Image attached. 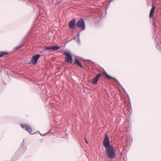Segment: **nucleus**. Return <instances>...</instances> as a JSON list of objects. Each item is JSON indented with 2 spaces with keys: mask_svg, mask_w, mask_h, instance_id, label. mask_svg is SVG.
Masks as SVG:
<instances>
[{
  "mask_svg": "<svg viewBox=\"0 0 161 161\" xmlns=\"http://www.w3.org/2000/svg\"><path fill=\"white\" fill-rule=\"evenodd\" d=\"M103 143L104 147L106 148V150L108 157L111 158H115L116 151L115 150L114 147L110 145L109 138L107 134L105 136Z\"/></svg>",
  "mask_w": 161,
  "mask_h": 161,
  "instance_id": "f257e3e1",
  "label": "nucleus"
},
{
  "mask_svg": "<svg viewBox=\"0 0 161 161\" xmlns=\"http://www.w3.org/2000/svg\"><path fill=\"white\" fill-rule=\"evenodd\" d=\"M63 54L65 56L64 58L66 62L70 64L72 63L73 59L72 56L70 54L67 52H64Z\"/></svg>",
  "mask_w": 161,
  "mask_h": 161,
  "instance_id": "f03ea898",
  "label": "nucleus"
},
{
  "mask_svg": "<svg viewBox=\"0 0 161 161\" xmlns=\"http://www.w3.org/2000/svg\"><path fill=\"white\" fill-rule=\"evenodd\" d=\"M20 126L23 129L27 131L30 134H33L34 133H33L32 128L29 125L25 123H23L21 124Z\"/></svg>",
  "mask_w": 161,
  "mask_h": 161,
  "instance_id": "7ed1b4c3",
  "label": "nucleus"
},
{
  "mask_svg": "<svg viewBox=\"0 0 161 161\" xmlns=\"http://www.w3.org/2000/svg\"><path fill=\"white\" fill-rule=\"evenodd\" d=\"M77 27L81 29V31L84 30L86 28L84 20L83 18L79 19L77 23Z\"/></svg>",
  "mask_w": 161,
  "mask_h": 161,
  "instance_id": "20e7f679",
  "label": "nucleus"
},
{
  "mask_svg": "<svg viewBox=\"0 0 161 161\" xmlns=\"http://www.w3.org/2000/svg\"><path fill=\"white\" fill-rule=\"evenodd\" d=\"M40 56L41 55L39 54H37L33 56L31 59V62L32 64L33 65L36 64Z\"/></svg>",
  "mask_w": 161,
  "mask_h": 161,
  "instance_id": "39448f33",
  "label": "nucleus"
},
{
  "mask_svg": "<svg viewBox=\"0 0 161 161\" xmlns=\"http://www.w3.org/2000/svg\"><path fill=\"white\" fill-rule=\"evenodd\" d=\"M69 27L72 29H75L77 26V23H76V20L74 19L71 20L69 23Z\"/></svg>",
  "mask_w": 161,
  "mask_h": 161,
  "instance_id": "423d86ee",
  "label": "nucleus"
},
{
  "mask_svg": "<svg viewBox=\"0 0 161 161\" xmlns=\"http://www.w3.org/2000/svg\"><path fill=\"white\" fill-rule=\"evenodd\" d=\"M60 48V46H53L51 47H46L45 49L46 50H52L53 51H56L59 49Z\"/></svg>",
  "mask_w": 161,
  "mask_h": 161,
  "instance_id": "0eeeda50",
  "label": "nucleus"
},
{
  "mask_svg": "<svg viewBox=\"0 0 161 161\" xmlns=\"http://www.w3.org/2000/svg\"><path fill=\"white\" fill-rule=\"evenodd\" d=\"M156 8V7L154 5L153 3H152V8L150 10V14L149 15V18L150 19L152 18L154 16V13Z\"/></svg>",
  "mask_w": 161,
  "mask_h": 161,
  "instance_id": "6e6552de",
  "label": "nucleus"
},
{
  "mask_svg": "<svg viewBox=\"0 0 161 161\" xmlns=\"http://www.w3.org/2000/svg\"><path fill=\"white\" fill-rule=\"evenodd\" d=\"M74 64H75L77 65L78 67H80L81 69H84L83 66L80 61L76 57L75 58V60L74 62Z\"/></svg>",
  "mask_w": 161,
  "mask_h": 161,
  "instance_id": "1a4fd4ad",
  "label": "nucleus"
},
{
  "mask_svg": "<svg viewBox=\"0 0 161 161\" xmlns=\"http://www.w3.org/2000/svg\"><path fill=\"white\" fill-rule=\"evenodd\" d=\"M103 74L105 75V77L107 79H113V80H115V81H117V82L119 83V85H120V84L119 82L117 79H116V78H115L114 77H113L111 76L110 75H109L105 71L104 72H103Z\"/></svg>",
  "mask_w": 161,
  "mask_h": 161,
  "instance_id": "9d476101",
  "label": "nucleus"
},
{
  "mask_svg": "<svg viewBox=\"0 0 161 161\" xmlns=\"http://www.w3.org/2000/svg\"><path fill=\"white\" fill-rule=\"evenodd\" d=\"M102 75L101 74H99L96 76L92 80V82L93 84L97 83L98 80L99 78Z\"/></svg>",
  "mask_w": 161,
  "mask_h": 161,
  "instance_id": "9b49d317",
  "label": "nucleus"
},
{
  "mask_svg": "<svg viewBox=\"0 0 161 161\" xmlns=\"http://www.w3.org/2000/svg\"><path fill=\"white\" fill-rule=\"evenodd\" d=\"M158 19L157 18H155L154 17L153 19V25L154 26V30L156 31V29L157 28V25H156V23H159L158 21Z\"/></svg>",
  "mask_w": 161,
  "mask_h": 161,
  "instance_id": "f8f14e48",
  "label": "nucleus"
},
{
  "mask_svg": "<svg viewBox=\"0 0 161 161\" xmlns=\"http://www.w3.org/2000/svg\"><path fill=\"white\" fill-rule=\"evenodd\" d=\"M9 53L4 51H0V58L2 57L5 55L8 54Z\"/></svg>",
  "mask_w": 161,
  "mask_h": 161,
  "instance_id": "ddd939ff",
  "label": "nucleus"
},
{
  "mask_svg": "<svg viewBox=\"0 0 161 161\" xmlns=\"http://www.w3.org/2000/svg\"><path fill=\"white\" fill-rule=\"evenodd\" d=\"M156 47L158 49L161 50V41L158 44L156 45Z\"/></svg>",
  "mask_w": 161,
  "mask_h": 161,
  "instance_id": "4468645a",
  "label": "nucleus"
},
{
  "mask_svg": "<svg viewBox=\"0 0 161 161\" xmlns=\"http://www.w3.org/2000/svg\"><path fill=\"white\" fill-rule=\"evenodd\" d=\"M153 38L155 40V43H157L159 39V38H158L157 36L156 35H154L153 36Z\"/></svg>",
  "mask_w": 161,
  "mask_h": 161,
  "instance_id": "2eb2a0df",
  "label": "nucleus"
},
{
  "mask_svg": "<svg viewBox=\"0 0 161 161\" xmlns=\"http://www.w3.org/2000/svg\"><path fill=\"white\" fill-rule=\"evenodd\" d=\"M24 46V44L21 45L20 46L17 47L15 48V50L16 51L18 49Z\"/></svg>",
  "mask_w": 161,
  "mask_h": 161,
  "instance_id": "dca6fc26",
  "label": "nucleus"
},
{
  "mask_svg": "<svg viewBox=\"0 0 161 161\" xmlns=\"http://www.w3.org/2000/svg\"><path fill=\"white\" fill-rule=\"evenodd\" d=\"M51 130L50 129L49 130V131L47 133H45V134H40L41 135V136H45L46 134H47V133L49 132H50V131H51Z\"/></svg>",
  "mask_w": 161,
  "mask_h": 161,
  "instance_id": "f3484780",
  "label": "nucleus"
},
{
  "mask_svg": "<svg viewBox=\"0 0 161 161\" xmlns=\"http://www.w3.org/2000/svg\"><path fill=\"white\" fill-rule=\"evenodd\" d=\"M113 1V0H110V1L109 2V3H108V5L110 4V3L111 2H112ZM108 6H106V9H107V8H108Z\"/></svg>",
  "mask_w": 161,
  "mask_h": 161,
  "instance_id": "a211bd4d",
  "label": "nucleus"
},
{
  "mask_svg": "<svg viewBox=\"0 0 161 161\" xmlns=\"http://www.w3.org/2000/svg\"><path fill=\"white\" fill-rule=\"evenodd\" d=\"M85 142H86L87 144L88 143V141H87V139H86V137H85Z\"/></svg>",
  "mask_w": 161,
  "mask_h": 161,
  "instance_id": "6ab92c4d",
  "label": "nucleus"
},
{
  "mask_svg": "<svg viewBox=\"0 0 161 161\" xmlns=\"http://www.w3.org/2000/svg\"><path fill=\"white\" fill-rule=\"evenodd\" d=\"M86 60L87 61H89V62H92V61L91 60Z\"/></svg>",
  "mask_w": 161,
  "mask_h": 161,
  "instance_id": "aec40b11",
  "label": "nucleus"
},
{
  "mask_svg": "<svg viewBox=\"0 0 161 161\" xmlns=\"http://www.w3.org/2000/svg\"><path fill=\"white\" fill-rule=\"evenodd\" d=\"M79 34H80V32H78V37L79 36Z\"/></svg>",
  "mask_w": 161,
  "mask_h": 161,
  "instance_id": "412c9836",
  "label": "nucleus"
},
{
  "mask_svg": "<svg viewBox=\"0 0 161 161\" xmlns=\"http://www.w3.org/2000/svg\"><path fill=\"white\" fill-rule=\"evenodd\" d=\"M31 63H28V64H30Z\"/></svg>",
  "mask_w": 161,
  "mask_h": 161,
  "instance_id": "4be33fe9",
  "label": "nucleus"
}]
</instances>
